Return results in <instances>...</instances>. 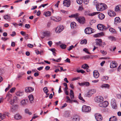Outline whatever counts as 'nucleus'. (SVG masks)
<instances>
[{
    "label": "nucleus",
    "instance_id": "39448f33",
    "mask_svg": "<svg viewBox=\"0 0 121 121\" xmlns=\"http://www.w3.org/2000/svg\"><path fill=\"white\" fill-rule=\"evenodd\" d=\"M95 100L97 103H100L104 100V98L101 96H98L95 98Z\"/></svg>",
    "mask_w": 121,
    "mask_h": 121
},
{
    "label": "nucleus",
    "instance_id": "0e129e2a",
    "mask_svg": "<svg viewBox=\"0 0 121 121\" xmlns=\"http://www.w3.org/2000/svg\"><path fill=\"white\" fill-rule=\"evenodd\" d=\"M25 36V38L26 39H27L28 38V35L26 34H25V35H24Z\"/></svg>",
    "mask_w": 121,
    "mask_h": 121
},
{
    "label": "nucleus",
    "instance_id": "c9c22d12",
    "mask_svg": "<svg viewBox=\"0 0 121 121\" xmlns=\"http://www.w3.org/2000/svg\"><path fill=\"white\" fill-rule=\"evenodd\" d=\"M109 30L110 32L112 33H115L116 32V31L115 30L112 28H109Z\"/></svg>",
    "mask_w": 121,
    "mask_h": 121
},
{
    "label": "nucleus",
    "instance_id": "412c9836",
    "mask_svg": "<svg viewBox=\"0 0 121 121\" xmlns=\"http://www.w3.org/2000/svg\"><path fill=\"white\" fill-rule=\"evenodd\" d=\"M108 15L111 17L114 16L115 15V13L113 11L110 10L108 13Z\"/></svg>",
    "mask_w": 121,
    "mask_h": 121
},
{
    "label": "nucleus",
    "instance_id": "7c9ffc66",
    "mask_svg": "<svg viewBox=\"0 0 121 121\" xmlns=\"http://www.w3.org/2000/svg\"><path fill=\"white\" fill-rule=\"evenodd\" d=\"M109 85L108 84H104L101 85V87L102 88L105 87L108 88L109 87Z\"/></svg>",
    "mask_w": 121,
    "mask_h": 121
},
{
    "label": "nucleus",
    "instance_id": "a18cd8bd",
    "mask_svg": "<svg viewBox=\"0 0 121 121\" xmlns=\"http://www.w3.org/2000/svg\"><path fill=\"white\" fill-rule=\"evenodd\" d=\"M77 72L78 73H83L85 72V71H84L82 69H80V70H77Z\"/></svg>",
    "mask_w": 121,
    "mask_h": 121
},
{
    "label": "nucleus",
    "instance_id": "473e14b6",
    "mask_svg": "<svg viewBox=\"0 0 121 121\" xmlns=\"http://www.w3.org/2000/svg\"><path fill=\"white\" fill-rule=\"evenodd\" d=\"M108 39L111 41H115L116 40V38L114 37L113 36H109L108 37Z\"/></svg>",
    "mask_w": 121,
    "mask_h": 121
},
{
    "label": "nucleus",
    "instance_id": "79ce46f5",
    "mask_svg": "<svg viewBox=\"0 0 121 121\" xmlns=\"http://www.w3.org/2000/svg\"><path fill=\"white\" fill-rule=\"evenodd\" d=\"M21 103L23 105H25L26 104V103L24 99L21 100Z\"/></svg>",
    "mask_w": 121,
    "mask_h": 121
},
{
    "label": "nucleus",
    "instance_id": "ddd939ff",
    "mask_svg": "<svg viewBox=\"0 0 121 121\" xmlns=\"http://www.w3.org/2000/svg\"><path fill=\"white\" fill-rule=\"evenodd\" d=\"M110 67L112 68H115L117 67V63L115 61H112L110 63Z\"/></svg>",
    "mask_w": 121,
    "mask_h": 121
},
{
    "label": "nucleus",
    "instance_id": "0eeeda50",
    "mask_svg": "<svg viewBox=\"0 0 121 121\" xmlns=\"http://www.w3.org/2000/svg\"><path fill=\"white\" fill-rule=\"evenodd\" d=\"M81 24H83L85 22V19L84 17L78 16L76 19Z\"/></svg>",
    "mask_w": 121,
    "mask_h": 121
},
{
    "label": "nucleus",
    "instance_id": "5701e85b",
    "mask_svg": "<svg viewBox=\"0 0 121 121\" xmlns=\"http://www.w3.org/2000/svg\"><path fill=\"white\" fill-rule=\"evenodd\" d=\"M79 15V14L78 13L73 14L69 16V17H74L76 19L77 18Z\"/></svg>",
    "mask_w": 121,
    "mask_h": 121
},
{
    "label": "nucleus",
    "instance_id": "4c0bfd02",
    "mask_svg": "<svg viewBox=\"0 0 121 121\" xmlns=\"http://www.w3.org/2000/svg\"><path fill=\"white\" fill-rule=\"evenodd\" d=\"M43 90L44 92L46 94V95H47V93L48 91L47 87H44L43 89Z\"/></svg>",
    "mask_w": 121,
    "mask_h": 121
},
{
    "label": "nucleus",
    "instance_id": "e433bc0d",
    "mask_svg": "<svg viewBox=\"0 0 121 121\" xmlns=\"http://www.w3.org/2000/svg\"><path fill=\"white\" fill-rule=\"evenodd\" d=\"M87 43V40L86 39L82 40L81 42L80 43L81 44H86Z\"/></svg>",
    "mask_w": 121,
    "mask_h": 121
},
{
    "label": "nucleus",
    "instance_id": "423d86ee",
    "mask_svg": "<svg viewBox=\"0 0 121 121\" xmlns=\"http://www.w3.org/2000/svg\"><path fill=\"white\" fill-rule=\"evenodd\" d=\"M63 26L62 25L58 26L56 28V32L57 33H59L62 31L63 29Z\"/></svg>",
    "mask_w": 121,
    "mask_h": 121
},
{
    "label": "nucleus",
    "instance_id": "4468645a",
    "mask_svg": "<svg viewBox=\"0 0 121 121\" xmlns=\"http://www.w3.org/2000/svg\"><path fill=\"white\" fill-rule=\"evenodd\" d=\"M17 97L16 96H14L13 99H12L9 101V103L11 105H12L14 104L16 101L17 100Z\"/></svg>",
    "mask_w": 121,
    "mask_h": 121
},
{
    "label": "nucleus",
    "instance_id": "aec40b11",
    "mask_svg": "<svg viewBox=\"0 0 121 121\" xmlns=\"http://www.w3.org/2000/svg\"><path fill=\"white\" fill-rule=\"evenodd\" d=\"M115 10L116 12L121 11V6L120 5L116 6L115 8Z\"/></svg>",
    "mask_w": 121,
    "mask_h": 121
},
{
    "label": "nucleus",
    "instance_id": "5fc2aeb1",
    "mask_svg": "<svg viewBox=\"0 0 121 121\" xmlns=\"http://www.w3.org/2000/svg\"><path fill=\"white\" fill-rule=\"evenodd\" d=\"M25 27L29 29L30 27L29 24H26L25 26Z\"/></svg>",
    "mask_w": 121,
    "mask_h": 121
},
{
    "label": "nucleus",
    "instance_id": "6e6552de",
    "mask_svg": "<svg viewBox=\"0 0 121 121\" xmlns=\"http://www.w3.org/2000/svg\"><path fill=\"white\" fill-rule=\"evenodd\" d=\"M97 27L98 30H106L108 28V27H106L101 24H98L97 26Z\"/></svg>",
    "mask_w": 121,
    "mask_h": 121
},
{
    "label": "nucleus",
    "instance_id": "f3484780",
    "mask_svg": "<svg viewBox=\"0 0 121 121\" xmlns=\"http://www.w3.org/2000/svg\"><path fill=\"white\" fill-rule=\"evenodd\" d=\"M34 90V88L31 87H26L25 89V91L26 92H30Z\"/></svg>",
    "mask_w": 121,
    "mask_h": 121
},
{
    "label": "nucleus",
    "instance_id": "13d9d810",
    "mask_svg": "<svg viewBox=\"0 0 121 121\" xmlns=\"http://www.w3.org/2000/svg\"><path fill=\"white\" fill-rule=\"evenodd\" d=\"M51 19L52 20H53L55 21H57L56 20V18L54 17H51Z\"/></svg>",
    "mask_w": 121,
    "mask_h": 121
},
{
    "label": "nucleus",
    "instance_id": "bb28decb",
    "mask_svg": "<svg viewBox=\"0 0 121 121\" xmlns=\"http://www.w3.org/2000/svg\"><path fill=\"white\" fill-rule=\"evenodd\" d=\"M43 14L45 15L46 17H48L51 16V12L50 11H48L45 12Z\"/></svg>",
    "mask_w": 121,
    "mask_h": 121
},
{
    "label": "nucleus",
    "instance_id": "bf43d9fd",
    "mask_svg": "<svg viewBox=\"0 0 121 121\" xmlns=\"http://www.w3.org/2000/svg\"><path fill=\"white\" fill-rule=\"evenodd\" d=\"M16 35V33L15 31H13L12 32V34H11V36L13 37Z\"/></svg>",
    "mask_w": 121,
    "mask_h": 121
},
{
    "label": "nucleus",
    "instance_id": "72a5a7b5",
    "mask_svg": "<svg viewBox=\"0 0 121 121\" xmlns=\"http://www.w3.org/2000/svg\"><path fill=\"white\" fill-rule=\"evenodd\" d=\"M120 21V19L119 17H116L115 19V22L116 23H117L119 22Z\"/></svg>",
    "mask_w": 121,
    "mask_h": 121
},
{
    "label": "nucleus",
    "instance_id": "a211bd4d",
    "mask_svg": "<svg viewBox=\"0 0 121 121\" xmlns=\"http://www.w3.org/2000/svg\"><path fill=\"white\" fill-rule=\"evenodd\" d=\"M93 76L95 78H97L99 76V74L98 71L95 70L93 72Z\"/></svg>",
    "mask_w": 121,
    "mask_h": 121
},
{
    "label": "nucleus",
    "instance_id": "6e6d98bb",
    "mask_svg": "<svg viewBox=\"0 0 121 121\" xmlns=\"http://www.w3.org/2000/svg\"><path fill=\"white\" fill-rule=\"evenodd\" d=\"M73 47L74 46L73 45H72L69 47V48L68 49V50L69 51H70L72 49Z\"/></svg>",
    "mask_w": 121,
    "mask_h": 121
},
{
    "label": "nucleus",
    "instance_id": "dca6fc26",
    "mask_svg": "<svg viewBox=\"0 0 121 121\" xmlns=\"http://www.w3.org/2000/svg\"><path fill=\"white\" fill-rule=\"evenodd\" d=\"M80 119L79 117L77 115L74 116L72 117L73 121H79Z\"/></svg>",
    "mask_w": 121,
    "mask_h": 121
},
{
    "label": "nucleus",
    "instance_id": "9d476101",
    "mask_svg": "<svg viewBox=\"0 0 121 121\" xmlns=\"http://www.w3.org/2000/svg\"><path fill=\"white\" fill-rule=\"evenodd\" d=\"M93 29L90 27L86 28L85 30V33L86 34H90L92 33Z\"/></svg>",
    "mask_w": 121,
    "mask_h": 121
},
{
    "label": "nucleus",
    "instance_id": "c85d7f7f",
    "mask_svg": "<svg viewBox=\"0 0 121 121\" xmlns=\"http://www.w3.org/2000/svg\"><path fill=\"white\" fill-rule=\"evenodd\" d=\"M70 26L72 28H74L76 27V24L75 22H72L70 24Z\"/></svg>",
    "mask_w": 121,
    "mask_h": 121
},
{
    "label": "nucleus",
    "instance_id": "774afa93",
    "mask_svg": "<svg viewBox=\"0 0 121 121\" xmlns=\"http://www.w3.org/2000/svg\"><path fill=\"white\" fill-rule=\"evenodd\" d=\"M27 46L30 48H32L33 47V46L31 44H28L27 45Z\"/></svg>",
    "mask_w": 121,
    "mask_h": 121
},
{
    "label": "nucleus",
    "instance_id": "a878e982",
    "mask_svg": "<svg viewBox=\"0 0 121 121\" xmlns=\"http://www.w3.org/2000/svg\"><path fill=\"white\" fill-rule=\"evenodd\" d=\"M104 35L103 32H101L94 35V36L95 37H98Z\"/></svg>",
    "mask_w": 121,
    "mask_h": 121
},
{
    "label": "nucleus",
    "instance_id": "393cba45",
    "mask_svg": "<svg viewBox=\"0 0 121 121\" xmlns=\"http://www.w3.org/2000/svg\"><path fill=\"white\" fill-rule=\"evenodd\" d=\"M22 118V116L19 114H17L14 116V118L17 120L20 119Z\"/></svg>",
    "mask_w": 121,
    "mask_h": 121
},
{
    "label": "nucleus",
    "instance_id": "20e7f679",
    "mask_svg": "<svg viewBox=\"0 0 121 121\" xmlns=\"http://www.w3.org/2000/svg\"><path fill=\"white\" fill-rule=\"evenodd\" d=\"M99 12H94L91 13H90V11H85L84 13V14L86 15H88L89 16H93L98 14Z\"/></svg>",
    "mask_w": 121,
    "mask_h": 121
},
{
    "label": "nucleus",
    "instance_id": "4be33fe9",
    "mask_svg": "<svg viewBox=\"0 0 121 121\" xmlns=\"http://www.w3.org/2000/svg\"><path fill=\"white\" fill-rule=\"evenodd\" d=\"M17 106L15 105H13L11 111L13 112H15L17 110Z\"/></svg>",
    "mask_w": 121,
    "mask_h": 121
},
{
    "label": "nucleus",
    "instance_id": "a19ab883",
    "mask_svg": "<svg viewBox=\"0 0 121 121\" xmlns=\"http://www.w3.org/2000/svg\"><path fill=\"white\" fill-rule=\"evenodd\" d=\"M84 82V85L86 86H89L90 83L89 82Z\"/></svg>",
    "mask_w": 121,
    "mask_h": 121
},
{
    "label": "nucleus",
    "instance_id": "58836bf2",
    "mask_svg": "<svg viewBox=\"0 0 121 121\" xmlns=\"http://www.w3.org/2000/svg\"><path fill=\"white\" fill-rule=\"evenodd\" d=\"M28 98L30 101H32L34 99V97L32 95H30L29 96H28Z\"/></svg>",
    "mask_w": 121,
    "mask_h": 121
},
{
    "label": "nucleus",
    "instance_id": "1a4fd4ad",
    "mask_svg": "<svg viewBox=\"0 0 121 121\" xmlns=\"http://www.w3.org/2000/svg\"><path fill=\"white\" fill-rule=\"evenodd\" d=\"M108 102L107 101H105L99 103V106L101 107H106L108 105Z\"/></svg>",
    "mask_w": 121,
    "mask_h": 121
},
{
    "label": "nucleus",
    "instance_id": "3c124183",
    "mask_svg": "<svg viewBox=\"0 0 121 121\" xmlns=\"http://www.w3.org/2000/svg\"><path fill=\"white\" fill-rule=\"evenodd\" d=\"M83 50L85 51L87 53V54H90V53L88 52L87 49L86 48H85L83 49Z\"/></svg>",
    "mask_w": 121,
    "mask_h": 121
},
{
    "label": "nucleus",
    "instance_id": "09e8293b",
    "mask_svg": "<svg viewBox=\"0 0 121 121\" xmlns=\"http://www.w3.org/2000/svg\"><path fill=\"white\" fill-rule=\"evenodd\" d=\"M15 89L16 88L15 87H13L10 90V92L11 93L14 92Z\"/></svg>",
    "mask_w": 121,
    "mask_h": 121
},
{
    "label": "nucleus",
    "instance_id": "4d7b16f0",
    "mask_svg": "<svg viewBox=\"0 0 121 121\" xmlns=\"http://www.w3.org/2000/svg\"><path fill=\"white\" fill-rule=\"evenodd\" d=\"M24 74V73H21L19 74L18 76V78H21Z\"/></svg>",
    "mask_w": 121,
    "mask_h": 121
},
{
    "label": "nucleus",
    "instance_id": "b1692460",
    "mask_svg": "<svg viewBox=\"0 0 121 121\" xmlns=\"http://www.w3.org/2000/svg\"><path fill=\"white\" fill-rule=\"evenodd\" d=\"M105 16L102 13H100L98 15V17L100 19L102 20L105 17Z\"/></svg>",
    "mask_w": 121,
    "mask_h": 121
},
{
    "label": "nucleus",
    "instance_id": "49530a36",
    "mask_svg": "<svg viewBox=\"0 0 121 121\" xmlns=\"http://www.w3.org/2000/svg\"><path fill=\"white\" fill-rule=\"evenodd\" d=\"M60 47L62 49H65L66 47V45L63 44L60 45Z\"/></svg>",
    "mask_w": 121,
    "mask_h": 121
},
{
    "label": "nucleus",
    "instance_id": "6ab92c4d",
    "mask_svg": "<svg viewBox=\"0 0 121 121\" xmlns=\"http://www.w3.org/2000/svg\"><path fill=\"white\" fill-rule=\"evenodd\" d=\"M6 98L7 99V101H9L12 99V96L9 93H8L6 95Z\"/></svg>",
    "mask_w": 121,
    "mask_h": 121
},
{
    "label": "nucleus",
    "instance_id": "603ef678",
    "mask_svg": "<svg viewBox=\"0 0 121 121\" xmlns=\"http://www.w3.org/2000/svg\"><path fill=\"white\" fill-rule=\"evenodd\" d=\"M11 87V86L9 84H8V87L7 88H6L5 90V91L6 92Z\"/></svg>",
    "mask_w": 121,
    "mask_h": 121
},
{
    "label": "nucleus",
    "instance_id": "864d4df0",
    "mask_svg": "<svg viewBox=\"0 0 121 121\" xmlns=\"http://www.w3.org/2000/svg\"><path fill=\"white\" fill-rule=\"evenodd\" d=\"M103 78L104 80H108V77L107 76H104L103 77Z\"/></svg>",
    "mask_w": 121,
    "mask_h": 121
},
{
    "label": "nucleus",
    "instance_id": "2eb2a0df",
    "mask_svg": "<svg viewBox=\"0 0 121 121\" xmlns=\"http://www.w3.org/2000/svg\"><path fill=\"white\" fill-rule=\"evenodd\" d=\"M112 107L113 108H116L117 107V105L115 102V99H113L111 100V102Z\"/></svg>",
    "mask_w": 121,
    "mask_h": 121
},
{
    "label": "nucleus",
    "instance_id": "2f4dec72",
    "mask_svg": "<svg viewBox=\"0 0 121 121\" xmlns=\"http://www.w3.org/2000/svg\"><path fill=\"white\" fill-rule=\"evenodd\" d=\"M66 99H67V100L66 102H69V103H72V100L71 99L69 96H66Z\"/></svg>",
    "mask_w": 121,
    "mask_h": 121
},
{
    "label": "nucleus",
    "instance_id": "cd10ccee",
    "mask_svg": "<svg viewBox=\"0 0 121 121\" xmlns=\"http://www.w3.org/2000/svg\"><path fill=\"white\" fill-rule=\"evenodd\" d=\"M117 121V119L115 116L111 117L109 119V121Z\"/></svg>",
    "mask_w": 121,
    "mask_h": 121
},
{
    "label": "nucleus",
    "instance_id": "8fccbe9b",
    "mask_svg": "<svg viewBox=\"0 0 121 121\" xmlns=\"http://www.w3.org/2000/svg\"><path fill=\"white\" fill-rule=\"evenodd\" d=\"M56 20L57 21H56V22H58L59 21H60L61 20V18L59 17H57L56 18Z\"/></svg>",
    "mask_w": 121,
    "mask_h": 121
},
{
    "label": "nucleus",
    "instance_id": "e2e57ef3",
    "mask_svg": "<svg viewBox=\"0 0 121 121\" xmlns=\"http://www.w3.org/2000/svg\"><path fill=\"white\" fill-rule=\"evenodd\" d=\"M48 43L51 46L52 44V41H50L48 42Z\"/></svg>",
    "mask_w": 121,
    "mask_h": 121
},
{
    "label": "nucleus",
    "instance_id": "69168bd1",
    "mask_svg": "<svg viewBox=\"0 0 121 121\" xmlns=\"http://www.w3.org/2000/svg\"><path fill=\"white\" fill-rule=\"evenodd\" d=\"M96 44L97 45H99L100 46H101L102 45V43L100 42H96Z\"/></svg>",
    "mask_w": 121,
    "mask_h": 121
},
{
    "label": "nucleus",
    "instance_id": "338daca9",
    "mask_svg": "<svg viewBox=\"0 0 121 121\" xmlns=\"http://www.w3.org/2000/svg\"><path fill=\"white\" fill-rule=\"evenodd\" d=\"M65 61H66V62H68L69 63H70V62L69 59L68 58H67L66 60H65Z\"/></svg>",
    "mask_w": 121,
    "mask_h": 121
},
{
    "label": "nucleus",
    "instance_id": "680f3d73",
    "mask_svg": "<svg viewBox=\"0 0 121 121\" xmlns=\"http://www.w3.org/2000/svg\"><path fill=\"white\" fill-rule=\"evenodd\" d=\"M50 68V67L49 66H47L45 67V69L46 70H49Z\"/></svg>",
    "mask_w": 121,
    "mask_h": 121
},
{
    "label": "nucleus",
    "instance_id": "ea45409f",
    "mask_svg": "<svg viewBox=\"0 0 121 121\" xmlns=\"http://www.w3.org/2000/svg\"><path fill=\"white\" fill-rule=\"evenodd\" d=\"M78 98H79V99H80L84 102H85L84 99L81 96V93L79 94V95L78 96Z\"/></svg>",
    "mask_w": 121,
    "mask_h": 121
},
{
    "label": "nucleus",
    "instance_id": "c756f323",
    "mask_svg": "<svg viewBox=\"0 0 121 121\" xmlns=\"http://www.w3.org/2000/svg\"><path fill=\"white\" fill-rule=\"evenodd\" d=\"M50 33L49 31H46L43 32V35L45 36H49Z\"/></svg>",
    "mask_w": 121,
    "mask_h": 121
},
{
    "label": "nucleus",
    "instance_id": "de8ad7c7",
    "mask_svg": "<svg viewBox=\"0 0 121 121\" xmlns=\"http://www.w3.org/2000/svg\"><path fill=\"white\" fill-rule=\"evenodd\" d=\"M4 18L5 19L7 20L9 19L10 17L8 15H5L4 16Z\"/></svg>",
    "mask_w": 121,
    "mask_h": 121
},
{
    "label": "nucleus",
    "instance_id": "c03bdc74",
    "mask_svg": "<svg viewBox=\"0 0 121 121\" xmlns=\"http://www.w3.org/2000/svg\"><path fill=\"white\" fill-rule=\"evenodd\" d=\"M77 2L78 4H81L83 2V0H77Z\"/></svg>",
    "mask_w": 121,
    "mask_h": 121
},
{
    "label": "nucleus",
    "instance_id": "f03ea898",
    "mask_svg": "<svg viewBox=\"0 0 121 121\" xmlns=\"http://www.w3.org/2000/svg\"><path fill=\"white\" fill-rule=\"evenodd\" d=\"M91 109L89 106H87L86 105H83L82 108V110L83 112H88L90 111Z\"/></svg>",
    "mask_w": 121,
    "mask_h": 121
},
{
    "label": "nucleus",
    "instance_id": "f257e3e1",
    "mask_svg": "<svg viewBox=\"0 0 121 121\" xmlns=\"http://www.w3.org/2000/svg\"><path fill=\"white\" fill-rule=\"evenodd\" d=\"M96 7L98 11H103L107 9V7L105 4L101 3L97 4Z\"/></svg>",
    "mask_w": 121,
    "mask_h": 121
},
{
    "label": "nucleus",
    "instance_id": "9b49d317",
    "mask_svg": "<svg viewBox=\"0 0 121 121\" xmlns=\"http://www.w3.org/2000/svg\"><path fill=\"white\" fill-rule=\"evenodd\" d=\"M95 116L97 121H101L102 120V117L101 115L97 113L95 114Z\"/></svg>",
    "mask_w": 121,
    "mask_h": 121
},
{
    "label": "nucleus",
    "instance_id": "7ed1b4c3",
    "mask_svg": "<svg viewBox=\"0 0 121 121\" xmlns=\"http://www.w3.org/2000/svg\"><path fill=\"white\" fill-rule=\"evenodd\" d=\"M96 92V90L93 89L90 90L87 94H85L86 96L88 97H91L92 95Z\"/></svg>",
    "mask_w": 121,
    "mask_h": 121
},
{
    "label": "nucleus",
    "instance_id": "f8f14e48",
    "mask_svg": "<svg viewBox=\"0 0 121 121\" xmlns=\"http://www.w3.org/2000/svg\"><path fill=\"white\" fill-rule=\"evenodd\" d=\"M70 2L69 0H64L63 2V4L64 6L68 7L70 6Z\"/></svg>",
    "mask_w": 121,
    "mask_h": 121
},
{
    "label": "nucleus",
    "instance_id": "f704fd0d",
    "mask_svg": "<svg viewBox=\"0 0 121 121\" xmlns=\"http://www.w3.org/2000/svg\"><path fill=\"white\" fill-rule=\"evenodd\" d=\"M82 68L85 69L86 68H88L89 67V66L87 64H85L84 65H83L82 66Z\"/></svg>",
    "mask_w": 121,
    "mask_h": 121
},
{
    "label": "nucleus",
    "instance_id": "37998d69",
    "mask_svg": "<svg viewBox=\"0 0 121 121\" xmlns=\"http://www.w3.org/2000/svg\"><path fill=\"white\" fill-rule=\"evenodd\" d=\"M16 95L17 96H21L22 95V92H17L16 93Z\"/></svg>",
    "mask_w": 121,
    "mask_h": 121
},
{
    "label": "nucleus",
    "instance_id": "052dcab7",
    "mask_svg": "<svg viewBox=\"0 0 121 121\" xmlns=\"http://www.w3.org/2000/svg\"><path fill=\"white\" fill-rule=\"evenodd\" d=\"M5 117V115L4 114H2V116H1V120H2L4 119Z\"/></svg>",
    "mask_w": 121,
    "mask_h": 121
}]
</instances>
